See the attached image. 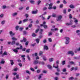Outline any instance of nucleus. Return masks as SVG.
I'll list each match as a JSON object with an SVG mask.
<instances>
[{"mask_svg": "<svg viewBox=\"0 0 80 80\" xmlns=\"http://www.w3.org/2000/svg\"><path fill=\"white\" fill-rule=\"evenodd\" d=\"M11 39L12 41L11 43V45H15V41H17V38L13 37L11 38Z\"/></svg>", "mask_w": 80, "mask_h": 80, "instance_id": "f257e3e1", "label": "nucleus"}, {"mask_svg": "<svg viewBox=\"0 0 80 80\" xmlns=\"http://www.w3.org/2000/svg\"><path fill=\"white\" fill-rule=\"evenodd\" d=\"M65 38L66 40L65 44H66V45H68L70 42V38L65 37Z\"/></svg>", "mask_w": 80, "mask_h": 80, "instance_id": "f03ea898", "label": "nucleus"}, {"mask_svg": "<svg viewBox=\"0 0 80 80\" xmlns=\"http://www.w3.org/2000/svg\"><path fill=\"white\" fill-rule=\"evenodd\" d=\"M68 55H71V56H73L74 53L73 52V51H69L67 52Z\"/></svg>", "mask_w": 80, "mask_h": 80, "instance_id": "7ed1b4c3", "label": "nucleus"}, {"mask_svg": "<svg viewBox=\"0 0 80 80\" xmlns=\"http://www.w3.org/2000/svg\"><path fill=\"white\" fill-rule=\"evenodd\" d=\"M19 49L20 48H17L15 49H14L13 50V51H14V52H15L16 53H18V50H19Z\"/></svg>", "mask_w": 80, "mask_h": 80, "instance_id": "20e7f679", "label": "nucleus"}, {"mask_svg": "<svg viewBox=\"0 0 80 80\" xmlns=\"http://www.w3.org/2000/svg\"><path fill=\"white\" fill-rule=\"evenodd\" d=\"M72 24H73V21H72V20H71L70 21V23H66V24L67 26H68L69 25H72Z\"/></svg>", "mask_w": 80, "mask_h": 80, "instance_id": "39448f33", "label": "nucleus"}, {"mask_svg": "<svg viewBox=\"0 0 80 80\" xmlns=\"http://www.w3.org/2000/svg\"><path fill=\"white\" fill-rule=\"evenodd\" d=\"M39 62H40V61H38L37 60H35L33 62V64L34 65H37V64H38V63H39Z\"/></svg>", "mask_w": 80, "mask_h": 80, "instance_id": "423d86ee", "label": "nucleus"}, {"mask_svg": "<svg viewBox=\"0 0 80 80\" xmlns=\"http://www.w3.org/2000/svg\"><path fill=\"white\" fill-rule=\"evenodd\" d=\"M62 18V16L61 15L59 16H58V19H57V20L58 22H59V21H60V20H61Z\"/></svg>", "mask_w": 80, "mask_h": 80, "instance_id": "0eeeda50", "label": "nucleus"}, {"mask_svg": "<svg viewBox=\"0 0 80 80\" xmlns=\"http://www.w3.org/2000/svg\"><path fill=\"white\" fill-rule=\"evenodd\" d=\"M9 34L11 36V37H13V36H14L15 35V33H13V32L12 31H10L9 32Z\"/></svg>", "mask_w": 80, "mask_h": 80, "instance_id": "6e6552de", "label": "nucleus"}, {"mask_svg": "<svg viewBox=\"0 0 80 80\" xmlns=\"http://www.w3.org/2000/svg\"><path fill=\"white\" fill-rule=\"evenodd\" d=\"M23 38V40H20L21 42L23 43V42H27V39L26 38Z\"/></svg>", "mask_w": 80, "mask_h": 80, "instance_id": "1a4fd4ad", "label": "nucleus"}, {"mask_svg": "<svg viewBox=\"0 0 80 80\" xmlns=\"http://www.w3.org/2000/svg\"><path fill=\"white\" fill-rule=\"evenodd\" d=\"M43 50H48V46H46V45H45L43 47Z\"/></svg>", "mask_w": 80, "mask_h": 80, "instance_id": "9d476101", "label": "nucleus"}, {"mask_svg": "<svg viewBox=\"0 0 80 80\" xmlns=\"http://www.w3.org/2000/svg\"><path fill=\"white\" fill-rule=\"evenodd\" d=\"M47 67L48 69H49V70H52V68H53V67H52L50 64L48 65Z\"/></svg>", "mask_w": 80, "mask_h": 80, "instance_id": "9b49d317", "label": "nucleus"}, {"mask_svg": "<svg viewBox=\"0 0 80 80\" xmlns=\"http://www.w3.org/2000/svg\"><path fill=\"white\" fill-rule=\"evenodd\" d=\"M4 55H7V52L5 51L3 53L2 55V57H3Z\"/></svg>", "mask_w": 80, "mask_h": 80, "instance_id": "f8f14e48", "label": "nucleus"}, {"mask_svg": "<svg viewBox=\"0 0 80 80\" xmlns=\"http://www.w3.org/2000/svg\"><path fill=\"white\" fill-rule=\"evenodd\" d=\"M23 27H19V31L20 32H22L23 30Z\"/></svg>", "mask_w": 80, "mask_h": 80, "instance_id": "ddd939ff", "label": "nucleus"}, {"mask_svg": "<svg viewBox=\"0 0 80 80\" xmlns=\"http://www.w3.org/2000/svg\"><path fill=\"white\" fill-rule=\"evenodd\" d=\"M0 63L1 64H4V63H5V61H4L3 59H2L1 61L0 62Z\"/></svg>", "mask_w": 80, "mask_h": 80, "instance_id": "4468645a", "label": "nucleus"}, {"mask_svg": "<svg viewBox=\"0 0 80 80\" xmlns=\"http://www.w3.org/2000/svg\"><path fill=\"white\" fill-rule=\"evenodd\" d=\"M38 12V11H34L32 12V14H36Z\"/></svg>", "mask_w": 80, "mask_h": 80, "instance_id": "2eb2a0df", "label": "nucleus"}, {"mask_svg": "<svg viewBox=\"0 0 80 80\" xmlns=\"http://www.w3.org/2000/svg\"><path fill=\"white\" fill-rule=\"evenodd\" d=\"M43 30L42 29H41L40 30V31L39 33V35H42V32H43Z\"/></svg>", "mask_w": 80, "mask_h": 80, "instance_id": "dca6fc26", "label": "nucleus"}, {"mask_svg": "<svg viewBox=\"0 0 80 80\" xmlns=\"http://www.w3.org/2000/svg\"><path fill=\"white\" fill-rule=\"evenodd\" d=\"M29 2L31 3L32 4H34L35 1H33V0H29Z\"/></svg>", "mask_w": 80, "mask_h": 80, "instance_id": "f3484780", "label": "nucleus"}, {"mask_svg": "<svg viewBox=\"0 0 80 80\" xmlns=\"http://www.w3.org/2000/svg\"><path fill=\"white\" fill-rule=\"evenodd\" d=\"M18 14V13H17V12H15L14 13H13L12 15V16H13V17H15V16H16L17 15V14Z\"/></svg>", "mask_w": 80, "mask_h": 80, "instance_id": "a211bd4d", "label": "nucleus"}, {"mask_svg": "<svg viewBox=\"0 0 80 80\" xmlns=\"http://www.w3.org/2000/svg\"><path fill=\"white\" fill-rule=\"evenodd\" d=\"M43 27L45 29H47V28H48V26H47V25H44L43 26Z\"/></svg>", "mask_w": 80, "mask_h": 80, "instance_id": "6ab92c4d", "label": "nucleus"}, {"mask_svg": "<svg viewBox=\"0 0 80 80\" xmlns=\"http://www.w3.org/2000/svg\"><path fill=\"white\" fill-rule=\"evenodd\" d=\"M69 7L71 8H74L75 7L73 4H71L69 6Z\"/></svg>", "mask_w": 80, "mask_h": 80, "instance_id": "aec40b11", "label": "nucleus"}, {"mask_svg": "<svg viewBox=\"0 0 80 80\" xmlns=\"http://www.w3.org/2000/svg\"><path fill=\"white\" fill-rule=\"evenodd\" d=\"M10 62H11V64L12 65L14 64V62H13V61L12 60H11Z\"/></svg>", "mask_w": 80, "mask_h": 80, "instance_id": "412c9836", "label": "nucleus"}, {"mask_svg": "<svg viewBox=\"0 0 80 80\" xmlns=\"http://www.w3.org/2000/svg\"><path fill=\"white\" fill-rule=\"evenodd\" d=\"M36 41L37 43H38L40 42V39L39 38H37L36 40Z\"/></svg>", "mask_w": 80, "mask_h": 80, "instance_id": "4be33fe9", "label": "nucleus"}, {"mask_svg": "<svg viewBox=\"0 0 80 80\" xmlns=\"http://www.w3.org/2000/svg\"><path fill=\"white\" fill-rule=\"evenodd\" d=\"M1 23L2 25H3L4 24H5V20H4L2 21L1 22Z\"/></svg>", "mask_w": 80, "mask_h": 80, "instance_id": "5701e85b", "label": "nucleus"}, {"mask_svg": "<svg viewBox=\"0 0 80 80\" xmlns=\"http://www.w3.org/2000/svg\"><path fill=\"white\" fill-rule=\"evenodd\" d=\"M27 58H28L29 61H30L31 59L30 58V56H29V55H27Z\"/></svg>", "mask_w": 80, "mask_h": 80, "instance_id": "b1692460", "label": "nucleus"}, {"mask_svg": "<svg viewBox=\"0 0 80 80\" xmlns=\"http://www.w3.org/2000/svg\"><path fill=\"white\" fill-rule=\"evenodd\" d=\"M39 64H42V65H45V62H41L40 61H39Z\"/></svg>", "mask_w": 80, "mask_h": 80, "instance_id": "393cba45", "label": "nucleus"}, {"mask_svg": "<svg viewBox=\"0 0 80 80\" xmlns=\"http://www.w3.org/2000/svg\"><path fill=\"white\" fill-rule=\"evenodd\" d=\"M42 75H43V74H41L39 75V77L38 78V79H39V80H40V78H41Z\"/></svg>", "mask_w": 80, "mask_h": 80, "instance_id": "a878e982", "label": "nucleus"}, {"mask_svg": "<svg viewBox=\"0 0 80 80\" xmlns=\"http://www.w3.org/2000/svg\"><path fill=\"white\" fill-rule=\"evenodd\" d=\"M28 21V19H25L24 20H23V23H25V22H27Z\"/></svg>", "mask_w": 80, "mask_h": 80, "instance_id": "bb28decb", "label": "nucleus"}, {"mask_svg": "<svg viewBox=\"0 0 80 80\" xmlns=\"http://www.w3.org/2000/svg\"><path fill=\"white\" fill-rule=\"evenodd\" d=\"M52 34L53 33H52V32H48V36H50V35H52Z\"/></svg>", "mask_w": 80, "mask_h": 80, "instance_id": "cd10ccee", "label": "nucleus"}, {"mask_svg": "<svg viewBox=\"0 0 80 80\" xmlns=\"http://www.w3.org/2000/svg\"><path fill=\"white\" fill-rule=\"evenodd\" d=\"M26 73H28V74H29V75H30L31 72H30V71H29L28 70H26Z\"/></svg>", "mask_w": 80, "mask_h": 80, "instance_id": "c85d7f7f", "label": "nucleus"}, {"mask_svg": "<svg viewBox=\"0 0 80 80\" xmlns=\"http://www.w3.org/2000/svg\"><path fill=\"white\" fill-rule=\"evenodd\" d=\"M62 65H64L65 64V61H63L62 62Z\"/></svg>", "mask_w": 80, "mask_h": 80, "instance_id": "c756f323", "label": "nucleus"}, {"mask_svg": "<svg viewBox=\"0 0 80 80\" xmlns=\"http://www.w3.org/2000/svg\"><path fill=\"white\" fill-rule=\"evenodd\" d=\"M49 61V62H53V58H50Z\"/></svg>", "mask_w": 80, "mask_h": 80, "instance_id": "7c9ffc66", "label": "nucleus"}, {"mask_svg": "<svg viewBox=\"0 0 80 80\" xmlns=\"http://www.w3.org/2000/svg\"><path fill=\"white\" fill-rule=\"evenodd\" d=\"M48 41L49 42H52V38H49L48 39Z\"/></svg>", "mask_w": 80, "mask_h": 80, "instance_id": "2f4dec72", "label": "nucleus"}, {"mask_svg": "<svg viewBox=\"0 0 80 80\" xmlns=\"http://www.w3.org/2000/svg\"><path fill=\"white\" fill-rule=\"evenodd\" d=\"M16 77L17 79H19V78H20L19 77V75L18 74L16 75Z\"/></svg>", "mask_w": 80, "mask_h": 80, "instance_id": "473e14b6", "label": "nucleus"}, {"mask_svg": "<svg viewBox=\"0 0 80 80\" xmlns=\"http://www.w3.org/2000/svg\"><path fill=\"white\" fill-rule=\"evenodd\" d=\"M52 17H56V14L55 13L52 14Z\"/></svg>", "mask_w": 80, "mask_h": 80, "instance_id": "72a5a7b5", "label": "nucleus"}, {"mask_svg": "<svg viewBox=\"0 0 80 80\" xmlns=\"http://www.w3.org/2000/svg\"><path fill=\"white\" fill-rule=\"evenodd\" d=\"M40 72H41V70L40 69H38L37 70V72L38 73H39Z\"/></svg>", "mask_w": 80, "mask_h": 80, "instance_id": "f704fd0d", "label": "nucleus"}, {"mask_svg": "<svg viewBox=\"0 0 80 80\" xmlns=\"http://www.w3.org/2000/svg\"><path fill=\"white\" fill-rule=\"evenodd\" d=\"M63 4H61L59 6V8H63Z\"/></svg>", "mask_w": 80, "mask_h": 80, "instance_id": "c9c22d12", "label": "nucleus"}, {"mask_svg": "<svg viewBox=\"0 0 80 80\" xmlns=\"http://www.w3.org/2000/svg\"><path fill=\"white\" fill-rule=\"evenodd\" d=\"M43 59L44 61H46V60H47V58L45 57V56H44L43 58Z\"/></svg>", "mask_w": 80, "mask_h": 80, "instance_id": "e433bc0d", "label": "nucleus"}, {"mask_svg": "<svg viewBox=\"0 0 80 80\" xmlns=\"http://www.w3.org/2000/svg\"><path fill=\"white\" fill-rule=\"evenodd\" d=\"M43 43H47V39H45L43 40Z\"/></svg>", "mask_w": 80, "mask_h": 80, "instance_id": "4c0bfd02", "label": "nucleus"}, {"mask_svg": "<svg viewBox=\"0 0 80 80\" xmlns=\"http://www.w3.org/2000/svg\"><path fill=\"white\" fill-rule=\"evenodd\" d=\"M66 12H67V10L66 9H64L63 10V13L65 14L66 13Z\"/></svg>", "mask_w": 80, "mask_h": 80, "instance_id": "58836bf2", "label": "nucleus"}, {"mask_svg": "<svg viewBox=\"0 0 80 80\" xmlns=\"http://www.w3.org/2000/svg\"><path fill=\"white\" fill-rule=\"evenodd\" d=\"M19 27H19L18 26H16L15 28L16 30H18V28H19Z\"/></svg>", "mask_w": 80, "mask_h": 80, "instance_id": "ea45409f", "label": "nucleus"}, {"mask_svg": "<svg viewBox=\"0 0 80 80\" xmlns=\"http://www.w3.org/2000/svg\"><path fill=\"white\" fill-rule=\"evenodd\" d=\"M63 3H64V4H66L67 3V2H66V1H65V0H63Z\"/></svg>", "mask_w": 80, "mask_h": 80, "instance_id": "a19ab883", "label": "nucleus"}, {"mask_svg": "<svg viewBox=\"0 0 80 80\" xmlns=\"http://www.w3.org/2000/svg\"><path fill=\"white\" fill-rule=\"evenodd\" d=\"M47 9V8L46 7H44L43 8V11H45V10H46Z\"/></svg>", "mask_w": 80, "mask_h": 80, "instance_id": "79ce46f5", "label": "nucleus"}, {"mask_svg": "<svg viewBox=\"0 0 80 80\" xmlns=\"http://www.w3.org/2000/svg\"><path fill=\"white\" fill-rule=\"evenodd\" d=\"M66 71L67 69H66V68L62 69V72H65Z\"/></svg>", "mask_w": 80, "mask_h": 80, "instance_id": "37998d69", "label": "nucleus"}, {"mask_svg": "<svg viewBox=\"0 0 80 80\" xmlns=\"http://www.w3.org/2000/svg\"><path fill=\"white\" fill-rule=\"evenodd\" d=\"M74 79V78H73V77H72L69 78V80H73Z\"/></svg>", "mask_w": 80, "mask_h": 80, "instance_id": "c03bdc74", "label": "nucleus"}, {"mask_svg": "<svg viewBox=\"0 0 80 80\" xmlns=\"http://www.w3.org/2000/svg\"><path fill=\"white\" fill-rule=\"evenodd\" d=\"M26 53H29V52H30V49H27L26 50Z\"/></svg>", "mask_w": 80, "mask_h": 80, "instance_id": "a18cd8bd", "label": "nucleus"}, {"mask_svg": "<svg viewBox=\"0 0 80 80\" xmlns=\"http://www.w3.org/2000/svg\"><path fill=\"white\" fill-rule=\"evenodd\" d=\"M41 2V1H38V5H40V3Z\"/></svg>", "mask_w": 80, "mask_h": 80, "instance_id": "49530a36", "label": "nucleus"}, {"mask_svg": "<svg viewBox=\"0 0 80 80\" xmlns=\"http://www.w3.org/2000/svg\"><path fill=\"white\" fill-rule=\"evenodd\" d=\"M23 34L24 35H26L27 34V32L26 31H23Z\"/></svg>", "mask_w": 80, "mask_h": 80, "instance_id": "de8ad7c7", "label": "nucleus"}, {"mask_svg": "<svg viewBox=\"0 0 80 80\" xmlns=\"http://www.w3.org/2000/svg\"><path fill=\"white\" fill-rule=\"evenodd\" d=\"M23 7H21L20 8H19V10H23Z\"/></svg>", "mask_w": 80, "mask_h": 80, "instance_id": "09e8293b", "label": "nucleus"}, {"mask_svg": "<svg viewBox=\"0 0 80 80\" xmlns=\"http://www.w3.org/2000/svg\"><path fill=\"white\" fill-rule=\"evenodd\" d=\"M7 8V6L5 5L3 6H2V8L3 9H5L6 8Z\"/></svg>", "mask_w": 80, "mask_h": 80, "instance_id": "8fccbe9b", "label": "nucleus"}, {"mask_svg": "<svg viewBox=\"0 0 80 80\" xmlns=\"http://www.w3.org/2000/svg\"><path fill=\"white\" fill-rule=\"evenodd\" d=\"M13 70L15 72H17V70H18V68H14Z\"/></svg>", "mask_w": 80, "mask_h": 80, "instance_id": "3c124183", "label": "nucleus"}, {"mask_svg": "<svg viewBox=\"0 0 80 80\" xmlns=\"http://www.w3.org/2000/svg\"><path fill=\"white\" fill-rule=\"evenodd\" d=\"M80 75V73H76V77H78Z\"/></svg>", "mask_w": 80, "mask_h": 80, "instance_id": "603ef678", "label": "nucleus"}, {"mask_svg": "<svg viewBox=\"0 0 80 80\" xmlns=\"http://www.w3.org/2000/svg\"><path fill=\"white\" fill-rule=\"evenodd\" d=\"M32 37H36L37 35H36V34H35V33H33L32 34Z\"/></svg>", "mask_w": 80, "mask_h": 80, "instance_id": "864d4df0", "label": "nucleus"}, {"mask_svg": "<svg viewBox=\"0 0 80 80\" xmlns=\"http://www.w3.org/2000/svg\"><path fill=\"white\" fill-rule=\"evenodd\" d=\"M69 18L70 19H71V18H72V14H69Z\"/></svg>", "mask_w": 80, "mask_h": 80, "instance_id": "5fc2aeb1", "label": "nucleus"}, {"mask_svg": "<svg viewBox=\"0 0 80 80\" xmlns=\"http://www.w3.org/2000/svg\"><path fill=\"white\" fill-rule=\"evenodd\" d=\"M3 17V14L2 13V14H1V15H0V18H2V17Z\"/></svg>", "mask_w": 80, "mask_h": 80, "instance_id": "6e6d98bb", "label": "nucleus"}, {"mask_svg": "<svg viewBox=\"0 0 80 80\" xmlns=\"http://www.w3.org/2000/svg\"><path fill=\"white\" fill-rule=\"evenodd\" d=\"M56 63V64H57V65L59 64V60H58L57 61Z\"/></svg>", "mask_w": 80, "mask_h": 80, "instance_id": "4d7b16f0", "label": "nucleus"}, {"mask_svg": "<svg viewBox=\"0 0 80 80\" xmlns=\"http://www.w3.org/2000/svg\"><path fill=\"white\" fill-rule=\"evenodd\" d=\"M52 8V9H54V10H56L57 8V7H56V6L53 7Z\"/></svg>", "mask_w": 80, "mask_h": 80, "instance_id": "13d9d810", "label": "nucleus"}, {"mask_svg": "<svg viewBox=\"0 0 80 80\" xmlns=\"http://www.w3.org/2000/svg\"><path fill=\"white\" fill-rule=\"evenodd\" d=\"M30 70L32 71V72H35V70H34L33 68H30Z\"/></svg>", "mask_w": 80, "mask_h": 80, "instance_id": "bf43d9fd", "label": "nucleus"}, {"mask_svg": "<svg viewBox=\"0 0 80 80\" xmlns=\"http://www.w3.org/2000/svg\"><path fill=\"white\" fill-rule=\"evenodd\" d=\"M28 43H29V42L28 41L27 42L25 43V45H28Z\"/></svg>", "mask_w": 80, "mask_h": 80, "instance_id": "052dcab7", "label": "nucleus"}, {"mask_svg": "<svg viewBox=\"0 0 80 80\" xmlns=\"http://www.w3.org/2000/svg\"><path fill=\"white\" fill-rule=\"evenodd\" d=\"M43 53V52L42 51H41L39 52V55H41Z\"/></svg>", "mask_w": 80, "mask_h": 80, "instance_id": "680f3d73", "label": "nucleus"}, {"mask_svg": "<svg viewBox=\"0 0 80 80\" xmlns=\"http://www.w3.org/2000/svg\"><path fill=\"white\" fill-rule=\"evenodd\" d=\"M55 75H60V73L56 72L55 73Z\"/></svg>", "mask_w": 80, "mask_h": 80, "instance_id": "e2e57ef3", "label": "nucleus"}, {"mask_svg": "<svg viewBox=\"0 0 80 80\" xmlns=\"http://www.w3.org/2000/svg\"><path fill=\"white\" fill-rule=\"evenodd\" d=\"M43 36L42 35H40L39 36V38L41 39V38H42V37H43Z\"/></svg>", "mask_w": 80, "mask_h": 80, "instance_id": "0e129e2a", "label": "nucleus"}, {"mask_svg": "<svg viewBox=\"0 0 80 80\" xmlns=\"http://www.w3.org/2000/svg\"><path fill=\"white\" fill-rule=\"evenodd\" d=\"M48 5H49V6L50 7H52V5H53V3H51L49 4Z\"/></svg>", "mask_w": 80, "mask_h": 80, "instance_id": "69168bd1", "label": "nucleus"}, {"mask_svg": "<svg viewBox=\"0 0 80 80\" xmlns=\"http://www.w3.org/2000/svg\"><path fill=\"white\" fill-rule=\"evenodd\" d=\"M6 79H8V75H6Z\"/></svg>", "mask_w": 80, "mask_h": 80, "instance_id": "338daca9", "label": "nucleus"}, {"mask_svg": "<svg viewBox=\"0 0 80 80\" xmlns=\"http://www.w3.org/2000/svg\"><path fill=\"white\" fill-rule=\"evenodd\" d=\"M39 31V29L38 28L36 30L35 33H37Z\"/></svg>", "mask_w": 80, "mask_h": 80, "instance_id": "774afa93", "label": "nucleus"}]
</instances>
